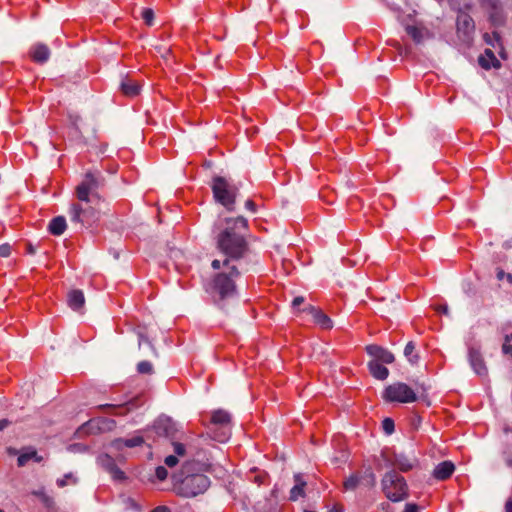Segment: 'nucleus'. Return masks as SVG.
I'll use <instances>...</instances> for the list:
<instances>
[{
	"label": "nucleus",
	"mask_w": 512,
	"mask_h": 512,
	"mask_svg": "<svg viewBox=\"0 0 512 512\" xmlns=\"http://www.w3.org/2000/svg\"><path fill=\"white\" fill-rule=\"evenodd\" d=\"M97 188L98 181L92 173H87L84 180L76 186V201L70 207L73 222L90 227L99 221L101 197L96 192Z\"/></svg>",
	"instance_id": "nucleus-1"
},
{
	"label": "nucleus",
	"mask_w": 512,
	"mask_h": 512,
	"mask_svg": "<svg viewBox=\"0 0 512 512\" xmlns=\"http://www.w3.org/2000/svg\"><path fill=\"white\" fill-rule=\"evenodd\" d=\"M247 220L243 217L227 218L216 237L218 249L231 261L243 258L248 252Z\"/></svg>",
	"instance_id": "nucleus-2"
},
{
	"label": "nucleus",
	"mask_w": 512,
	"mask_h": 512,
	"mask_svg": "<svg viewBox=\"0 0 512 512\" xmlns=\"http://www.w3.org/2000/svg\"><path fill=\"white\" fill-rule=\"evenodd\" d=\"M211 266L215 270L223 268L213 276L208 288L213 301L219 304L236 294V280L239 278L240 272L229 259H225L223 262L215 259Z\"/></svg>",
	"instance_id": "nucleus-3"
},
{
	"label": "nucleus",
	"mask_w": 512,
	"mask_h": 512,
	"mask_svg": "<svg viewBox=\"0 0 512 512\" xmlns=\"http://www.w3.org/2000/svg\"><path fill=\"white\" fill-rule=\"evenodd\" d=\"M200 422L214 440L225 442L230 438L232 418L226 410L203 412L200 415Z\"/></svg>",
	"instance_id": "nucleus-4"
},
{
	"label": "nucleus",
	"mask_w": 512,
	"mask_h": 512,
	"mask_svg": "<svg viewBox=\"0 0 512 512\" xmlns=\"http://www.w3.org/2000/svg\"><path fill=\"white\" fill-rule=\"evenodd\" d=\"M382 490L385 496L393 502L402 501L408 496L406 480L396 471H390L384 475Z\"/></svg>",
	"instance_id": "nucleus-5"
},
{
	"label": "nucleus",
	"mask_w": 512,
	"mask_h": 512,
	"mask_svg": "<svg viewBox=\"0 0 512 512\" xmlns=\"http://www.w3.org/2000/svg\"><path fill=\"white\" fill-rule=\"evenodd\" d=\"M209 485V478L204 474H191L182 479L176 486V491L183 497H195L204 493Z\"/></svg>",
	"instance_id": "nucleus-6"
},
{
	"label": "nucleus",
	"mask_w": 512,
	"mask_h": 512,
	"mask_svg": "<svg viewBox=\"0 0 512 512\" xmlns=\"http://www.w3.org/2000/svg\"><path fill=\"white\" fill-rule=\"evenodd\" d=\"M212 191L217 202L221 203L228 210H233L237 188L230 184L223 177L213 179Z\"/></svg>",
	"instance_id": "nucleus-7"
},
{
	"label": "nucleus",
	"mask_w": 512,
	"mask_h": 512,
	"mask_svg": "<svg viewBox=\"0 0 512 512\" xmlns=\"http://www.w3.org/2000/svg\"><path fill=\"white\" fill-rule=\"evenodd\" d=\"M146 401L147 396L144 393H140L123 404H104L99 405L97 409L103 413L110 414L113 416H125L129 414L131 411L143 406Z\"/></svg>",
	"instance_id": "nucleus-8"
},
{
	"label": "nucleus",
	"mask_w": 512,
	"mask_h": 512,
	"mask_svg": "<svg viewBox=\"0 0 512 512\" xmlns=\"http://www.w3.org/2000/svg\"><path fill=\"white\" fill-rule=\"evenodd\" d=\"M383 398L388 402L411 403L416 401L417 396L410 386L397 382L384 390Z\"/></svg>",
	"instance_id": "nucleus-9"
},
{
	"label": "nucleus",
	"mask_w": 512,
	"mask_h": 512,
	"mask_svg": "<svg viewBox=\"0 0 512 512\" xmlns=\"http://www.w3.org/2000/svg\"><path fill=\"white\" fill-rule=\"evenodd\" d=\"M154 432L160 436L172 440L177 439L178 429L175 422L169 417H159L153 424Z\"/></svg>",
	"instance_id": "nucleus-10"
},
{
	"label": "nucleus",
	"mask_w": 512,
	"mask_h": 512,
	"mask_svg": "<svg viewBox=\"0 0 512 512\" xmlns=\"http://www.w3.org/2000/svg\"><path fill=\"white\" fill-rule=\"evenodd\" d=\"M298 313H305L310 315L312 317L313 323L318 325L323 330H331L333 328V321L331 318L319 308L308 305L302 310H298Z\"/></svg>",
	"instance_id": "nucleus-11"
},
{
	"label": "nucleus",
	"mask_w": 512,
	"mask_h": 512,
	"mask_svg": "<svg viewBox=\"0 0 512 512\" xmlns=\"http://www.w3.org/2000/svg\"><path fill=\"white\" fill-rule=\"evenodd\" d=\"M145 442V439L141 435H134L130 438H118L112 441L111 446L116 451H122L124 448H134L142 446Z\"/></svg>",
	"instance_id": "nucleus-12"
},
{
	"label": "nucleus",
	"mask_w": 512,
	"mask_h": 512,
	"mask_svg": "<svg viewBox=\"0 0 512 512\" xmlns=\"http://www.w3.org/2000/svg\"><path fill=\"white\" fill-rule=\"evenodd\" d=\"M369 355L375 358L374 361L390 364L394 361V356L391 352L378 345H369L366 347Z\"/></svg>",
	"instance_id": "nucleus-13"
},
{
	"label": "nucleus",
	"mask_w": 512,
	"mask_h": 512,
	"mask_svg": "<svg viewBox=\"0 0 512 512\" xmlns=\"http://www.w3.org/2000/svg\"><path fill=\"white\" fill-rule=\"evenodd\" d=\"M391 463L401 472H409L417 466L418 461L415 458L411 459L404 455H395Z\"/></svg>",
	"instance_id": "nucleus-14"
},
{
	"label": "nucleus",
	"mask_w": 512,
	"mask_h": 512,
	"mask_svg": "<svg viewBox=\"0 0 512 512\" xmlns=\"http://www.w3.org/2000/svg\"><path fill=\"white\" fill-rule=\"evenodd\" d=\"M475 29L472 17L466 13H460L457 17V30L469 36Z\"/></svg>",
	"instance_id": "nucleus-15"
},
{
	"label": "nucleus",
	"mask_w": 512,
	"mask_h": 512,
	"mask_svg": "<svg viewBox=\"0 0 512 512\" xmlns=\"http://www.w3.org/2000/svg\"><path fill=\"white\" fill-rule=\"evenodd\" d=\"M455 466L451 461H444L436 466L433 475L436 479L444 481L454 473Z\"/></svg>",
	"instance_id": "nucleus-16"
},
{
	"label": "nucleus",
	"mask_w": 512,
	"mask_h": 512,
	"mask_svg": "<svg viewBox=\"0 0 512 512\" xmlns=\"http://www.w3.org/2000/svg\"><path fill=\"white\" fill-rule=\"evenodd\" d=\"M29 55L34 62L44 63L48 60L50 52L46 45L36 44L31 47Z\"/></svg>",
	"instance_id": "nucleus-17"
},
{
	"label": "nucleus",
	"mask_w": 512,
	"mask_h": 512,
	"mask_svg": "<svg viewBox=\"0 0 512 512\" xmlns=\"http://www.w3.org/2000/svg\"><path fill=\"white\" fill-rule=\"evenodd\" d=\"M294 482H295V485L290 490L289 499L291 501H296L300 497H304L305 496V488L307 486V483L303 479V476L301 474H296L294 476Z\"/></svg>",
	"instance_id": "nucleus-18"
},
{
	"label": "nucleus",
	"mask_w": 512,
	"mask_h": 512,
	"mask_svg": "<svg viewBox=\"0 0 512 512\" xmlns=\"http://www.w3.org/2000/svg\"><path fill=\"white\" fill-rule=\"evenodd\" d=\"M478 62H479V65L483 69H486V70L490 69L491 67H494V68L500 67V62L495 57V55L491 49H486L484 51V53L479 56Z\"/></svg>",
	"instance_id": "nucleus-19"
},
{
	"label": "nucleus",
	"mask_w": 512,
	"mask_h": 512,
	"mask_svg": "<svg viewBox=\"0 0 512 512\" xmlns=\"http://www.w3.org/2000/svg\"><path fill=\"white\" fill-rule=\"evenodd\" d=\"M469 358L470 363L477 374L483 375L486 373V366L484 360L482 358L481 353L478 350L471 349L469 352Z\"/></svg>",
	"instance_id": "nucleus-20"
},
{
	"label": "nucleus",
	"mask_w": 512,
	"mask_h": 512,
	"mask_svg": "<svg viewBox=\"0 0 512 512\" xmlns=\"http://www.w3.org/2000/svg\"><path fill=\"white\" fill-rule=\"evenodd\" d=\"M121 91L125 96L135 97L140 92V85L138 84L137 81L130 78H126L121 83Z\"/></svg>",
	"instance_id": "nucleus-21"
},
{
	"label": "nucleus",
	"mask_w": 512,
	"mask_h": 512,
	"mask_svg": "<svg viewBox=\"0 0 512 512\" xmlns=\"http://www.w3.org/2000/svg\"><path fill=\"white\" fill-rule=\"evenodd\" d=\"M85 303L84 294L81 290H72L68 293V305L73 310H80Z\"/></svg>",
	"instance_id": "nucleus-22"
},
{
	"label": "nucleus",
	"mask_w": 512,
	"mask_h": 512,
	"mask_svg": "<svg viewBox=\"0 0 512 512\" xmlns=\"http://www.w3.org/2000/svg\"><path fill=\"white\" fill-rule=\"evenodd\" d=\"M67 228L66 220L63 216H57L53 218L49 223V232L52 235L60 236L64 233Z\"/></svg>",
	"instance_id": "nucleus-23"
},
{
	"label": "nucleus",
	"mask_w": 512,
	"mask_h": 512,
	"mask_svg": "<svg viewBox=\"0 0 512 512\" xmlns=\"http://www.w3.org/2000/svg\"><path fill=\"white\" fill-rule=\"evenodd\" d=\"M369 370L371 374L379 380L386 379L389 374L388 369L378 361H371L369 363Z\"/></svg>",
	"instance_id": "nucleus-24"
},
{
	"label": "nucleus",
	"mask_w": 512,
	"mask_h": 512,
	"mask_svg": "<svg viewBox=\"0 0 512 512\" xmlns=\"http://www.w3.org/2000/svg\"><path fill=\"white\" fill-rule=\"evenodd\" d=\"M31 459H35V461L40 462L42 460V457H38L36 450L31 449L19 455L17 459L18 466H25Z\"/></svg>",
	"instance_id": "nucleus-25"
},
{
	"label": "nucleus",
	"mask_w": 512,
	"mask_h": 512,
	"mask_svg": "<svg viewBox=\"0 0 512 512\" xmlns=\"http://www.w3.org/2000/svg\"><path fill=\"white\" fill-rule=\"evenodd\" d=\"M497 279L502 282L506 288L512 289V274L506 273L503 269L498 268L496 273Z\"/></svg>",
	"instance_id": "nucleus-26"
},
{
	"label": "nucleus",
	"mask_w": 512,
	"mask_h": 512,
	"mask_svg": "<svg viewBox=\"0 0 512 512\" xmlns=\"http://www.w3.org/2000/svg\"><path fill=\"white\" fill-rule=\"evenodd\" d=\"M251 474L253 475L252 481L254 483L258 485L267 484L269 477L265 472L259 470H252Z\"/></svg>",
	"instance_id": "nucleus-27"
},
{
	"label": "nucleus",
	"mask_w": 512,
	"mask_h": 512,
	"mask_svg": "<svg viewBox=\"0 0 512 512\" xmlns=\"http://www.w3.org/2000/svg\"><path fill=\"white\" fill-rule=\"evenodd\" d=\"M404 354L411 363H416L418 361V355L415 353V345L413 342H409L406 345Z\"/></svg>",
	"instance_id": "nucleus-28"
},
{
	"label": "nucleus",
	"mask_w": 512,
	"mask_h": 512,
	"mask_svg": "<svg viewBox=\"0 0 512 512\" xmlns=\"http://www.w3.org/2000/svg\"><path fill=\"white\" fill-rule=\"evenodd\" d=\"M407 34L415 41L420 42L422 39V30L416 26H407Z\"/></svg>",
	"instance_id": "nucleus-29"
},
{
	"label": "nucleus",
	"mask_w": 512,
	"mask_h": 512,
	"mask_svg": "<svg viewBox=\"0 0 512 512\" xmlns=\"http://www.w3.org/2000/svg\"><path fill=\"white\" fill-rule=\"evenodd\" d=\"M100 462H101L102 466L106 469V471H108L109 473L116 466L114 459L112 457H110L109 455H104V456L100 457Z\"/></svg>",
	"instance_id": "nucleus-30"
},
{
	"label": "nucleus",
	"mask_w": 512,
	"mask_h": 512,
	"mask_svg": "<svg viewBox=\"0 0 512 512\" xmlns=\"http://www.w3.org/2000/svg\"><path fill=\"white\" fill-rule=\"evenodd\" d=\"M137 370L140 374H151L153 372V367L150 362L141 361L137 365Z\"/></svg>",
	"instance_id": "nucleus-31"
},
{
	"label": "nucleus",
	"mask_w": 512,
	"mask_h": 512,
	"mask_svg": "<svg viewBox=\"0 0 512 512\" xmlns=\"http://www.w3.org/2000/svg\"><path fill=\"white\" fill-rule=\"evenodd\" d=\"M172 446H173V451L177 456L183 457L186 455V447L184 444L176 441V439H175V440H172Z\"/></svg>",
	"instance_id": "nucleus-32"
},
{
	"label": "nucleus",
	"mask_w": 512,
	"mask_h": 512,
	"mask_svg": "<svg viewBox=\"0 0 512 512\" xmlns=\"http://www.w3.org/2000/svg\"><path fill=\"white\" fill-rule=\"evenodd\" d=\"M382 428L385 431L386 434L390 435L394 432V421L391 418H385L382 421Z\"/></svg>",
	"instance_id": "nucleus-33"
},
{
	"label": "nucleus",
	"mask_w": 512,
	"mask_h": 512,
	"mask_svg": "<svg viewBox=\"0 0 512 512\" xmlns=\"http://www.w3.org/2000/svg\"><path fill=\"white\" fill-rule=\"evenodd\" d=\"M110 474L116 481H124L126 479L125 473L117 465L110 471Z\"/></svg>",
	"instance_id": "nucleus-34"
},
{
	"label": "nucleus",
	"mask_w": 512,
	"mask_h": 512,
	"mask_svg": "<svg viewBox=\"0 0 512 512\" xmlns=\"http://www.w3.org/2000/svg\"><path fill=\"white\" fill-rule=\"evenodd\" d=\"M142 19L147 25H151L154 19V12L150 8H146L142 11Z\"/></svg>",
	"instance_id": "nucleus-35"
},
{
	"label": "nucleus",
	"mask_w": 512,
	"mask_h": 512,
	"mask_svg": "<svg viewBox=\"0 0 512 512\" xmlns=\"http://www.w3.org/2000/svg\"><path fill=\"white\" fill-rule=\"evenodd\" d=\"M76 483V479L71 475H65L62 479H58L57 480V485L59 487H64L68 484H75Z\"/></svg>",
	"instance_id": "nucleus-36"
},
{
	"label": "nucleus",
	"mask_w": 512,
	"mask_h": 512,
	"mask_svg": "<svg viewBox=\"0 0 512 512\" xmlns=\"http://www.w3.org/2000/svg\"><path fill=\"white\" fill-rule=\"evenodd\" d=\"M358 485V478L357 476H351L347 480L344 481V488L345 490H352L355 489Z\"/></svg>",
	"instance_id": "nucleus-37"
},
{
	"label": "nucleus",
	"mask_w": 512,
	"mask_h": 512,
	"mask_svg": "<svg viewBox=\"0 0 512 512\" xmlns=\"http://www.w3.org/2000/svg\"><path fill=\"white\" fill-rule=\"evenodd\" d=\"M11 252H12V247L10 244L8 243H5V244H2L0 245V256L1 257H9L11 255Z\"/></svg>",
	"instance_id": "nucleus-38"
},
{
	"label": "nucleus",
	"mask_w": 512,
	"mask_h": 512,
	"mask_svg": "<svg viewBox=\"0 0 512 512\" xmlns=\"http://www.w3.org/2000/svg\"><path fill=\"white\" fill-rule=\"evenodd\" d=\"M155 473H156V477L160 481L165 480L168 476V472H167L166 468H164L162 466L157 467Z\"/></svg>",
	"instance_id": "nucleus-39"
},
{
	"label": "nucleus",
	"mask_w": 512,
	"mask_h": 512,
	"mask_svg": "<svg viewBox=\"0 0 512 512\" xmlns=\"http://www.w3.org/2000/svg\"><path fill=\"white\" fill-rule=\"evenodd\" d=\"M502 352L504 355L512 358V344L508 341H504L502 344Z\"/></svg>",
	"instance_id": "nucleus-40"
},
{
	"label": "nucleus",
	"mask_w": 512,
	"mask_h": 512,
	"mask_svg": "<svg viewBox=\"0 0 512 512\" xmlns=\"http://www.w3.org/2000/svg\"><path fill=\"white\" fill-rule=\"evenodd\" d=\"M484 38L487 43H490L492 41V39L495 40L496 42H500V39H501L498 32H493L491 35L486 33L484 35Z\"/></svg>",
	"instance_id": "nucleus-41"
},
{
	"label": "nucleus",
	"mask_w": 512,
	"mask_h": 512,
	"mask_svg": "<svg viewBox=\"0 0 512 512\" xmlns=\"http://www.w3.org/2000/svg\"><path fill=\"white\" fill-rule=\"evenodd\" d=\"M433 308L439 314H448V306L446 304H436Z\"/></svg>",
	"instance_id": "nucleus-42"
},
{
	"label": "nucleus",
	"mask_w": 512,
	"mask_h": 512,
	"mask_svg": "<svg viewBox=\"0 0 512 512\" xmlns=\"http://www.w3.org/2000/svg\"><path fill=\"white\" fill-rule=\"evenodd\" d=\"M164 462L168 467H174L178 463V459L175 455H169Z\"/></svg>",
	"instance_id": "nucleus-43"
},
{
	"label": "nucleus",
	"mask_w": 512,
	"mask_h": 512,
	"mask_svg": "<svg viewBox=\"0 0 512 512\" xmlns=\"http://www.w3.org/2000/svg\"><path fill=\"white\" fill-rule=\"evenodd\" d=\"M404 512H419V507L416 504L409 503L405 506Z\"/></svg>",
	"instance_id": "nucleus-44"
},
{
	"label": "nucleus",
	"mask_w": 512,
	"mask_h": 512,
	"mask_svg": "<svg viewBox=\"0 0 512 512\" xmlns=\"http://www.w3.org/2000/svg\"><path fill=\"white\" fill-rule=\"evenodd\" d=\"M303 303H304V298L302 296H298V297L294 298L292 305H293V308L296 309Z\"/></svg>",
	"instance_id": "nucleus-45"
},
{
	"label": "nucleus",
	"mask_w": 512,
	"mask_h": 512,
	"mask_svg": "<svg viewBox=\"0 0 512 512\" xmlns=\"http://www.w3.org/2000/svg\"><path fill=\"white\" fill-rule=\"evenodd\" d=\"M245 206L251 212H253V213L256 212V204L253 200H251V199L247 200L245 203Z\"/></svg>",
	"instance_id": "nucleus-46"
},
{
	"label": "nucleus",
	"mask_w": 512,
	"mask_h": 512,
	"mask_svg": "<svg viewBox=\"0 0 512 512\" xmlns=\"http://www.w3.org/2000/svg\"><path fill=\"white\" fill-rule=\"evenodd\" d=\"M150 512H171V510L169 507L161 505V506L155 507Z\"/></svg>",
	"instance_id": "nucleus-47"
},
{
	"label": "nucleus",
	"mask_w": 512,
	"mask_h": 512,
	"mask_svg": "<svg viewBox=\"0 0 512 512\" xmlns=\"http://www.w3.org/2000/svg\"><path fill=\"white\" fill-rule=\"evenodd\" d=\"M329 512H343V506L339 503L333 505Z\"/></svg>",
	"instance_id": "nucleus-48"
},
{
	"label": "nucleus",
	"mask_w": 512,
	"mask_h": 512,
	"mask_svg": "<svg viewBox=\"0 0 512 512\" xmlns=\"http://www.w3.org/2000/svg\"><path fill=\"white\" fill-rule=\"evenodd\" d=\"M9 424L10 422L7 419L0 420V431L8 427Z\"/></svg>",
	"instance_id": "nucleus-49"
},
{
	"label": "nucleus",
	"mask_w": 512,
	"mask_h": 512,
	"mask_svg": "<svg viewBox=\"0 0 512 512\" xmlns=\"http://www.w3.org/2000/svg\"><path fill=\"white\" fill-rule=\"evenodd\" d=\"M506 512H512V498L508 499L505 504Z\"/></svg>",
	"instance_id": "nucleus-50"
},
{
	"label": "nucleus",
	"mask_w": 512,
	"mask_h": 512,
	"mask_svg": "<svg viewBox=\"0 0 512 512\" xmlns=\"http://www.w3.org/2000/svg\"><path fill=\"white\" fill-rule=\"evenodd\" d=\"M504 341H508V342H510V343H511V342H512V333H511V334H507V335H505V337H504Z\"/></svg>",
	"instance_id": "nucleus-51"
},
{
	"label": "nucleus",
	"mask_w": 512,
	"mask_h": 512,
	"mask_svg": "<svg viewBox=\"0 0 512 512\" xmlns=\"http://www.w3.org/2000/svg\"><path fill=\"white\" fill-rule=\"evenodd\" d=\"M28 252L29 253H34V249H33V247L31 245H29V247H28Z\"/></svg>",
	"instance_id": "nucleus-52"
},
{
	"label": "nucleus",
	"mask_w": 512,
	"mask_h": 512,
	"mask_svg": "<svg viewBox=\"0 0 512 512\" xmlns=\"http://www.w3.org/2000/svg\"><path fill=\"white\" fill-rule=\"evenodd\" d=\"M0 512H4L3 510H0Z\"/></svg>",
	"instance_id": "nucleus-53"
}]
</instances>
